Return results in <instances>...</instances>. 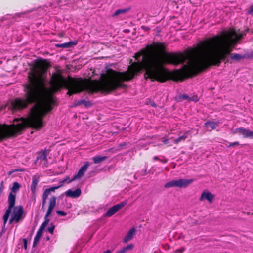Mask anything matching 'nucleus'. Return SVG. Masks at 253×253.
I'll use <instances>...</instances> for the list:
<instances>
[{
  "instance_id": "7ed1b4c3",
  "label": "nucleus",
  "mask_w": 253,
  "mask_h": 253,
  "mask_svg": "<svg viewBox=\"0 0 253 253\" xmlns=\"http://www.w3.org/2000/svg\"><path fill=\"white\" fill-rule=\"evenodd\" d=\"M245 35L238 34L235 30H231L202 42L188 52L187 58L190 56H193L192 58L188 65L177 71L175 76L178 79L184 80L196 76L211 66H219L222 60L230 55L238 41Z\"/></svg>"
},
{
  "instance_id": "c03bdc74",
  "label": "nucleus",
  "mask_w": 253,
  "mask_h": 253,
  "mask_svg": "<svg viewBox=\"0 0 253 253\" xmlns=\"http://www.w3.org/2000/svg\"><path fill=\"white\" fill-rule=\"evenodd\" d=\"M0 185H1V187H3V181H2V182H1V184H0Z\"/></svg>"
},
{
  "instance_id": "4468645a",
  "label": "nucleus",
  "mask_w": 253,
  "mask_h": 253,
  "mask_svg": "<svg viewBox=\"0 0 253 253\" xmlns=\"http://www.w3.org/2000/svg\"><path fill=\"white\" fill-rule=\"evenodd\" d=\"M65 194L67 197L75 198L81 195V190L80 188H77L74 191L69 189L65 192Z\"/></svg>"
},
{
  "instance_id": "f8f14e48",
  "label": "nucleus",
  "mask_w": 253,
  "mask_h": 253,
  "mask_svg": "<svg viewBox=\"0 0 253 253\" xmlns=\"http://www.w3.org/2000/svg\"><path fill=\"white\" fill-rule=\"evenodd\" d=\"M90 165L89 162H86L84 166H83L79 170L78 173L75 174L73 178L68 182V183H70L75 180L80 179L81 177H82L84 174L85 171L87 170L88 167Z\"/></svg>"
},
{
  "instance_id": "0eeeda50",
  "label": "nucleus",
  "mask_w": 253,
  "mask_h": 253,
  "mask_svg": "<svg viewBox=\"0 0 253 253\" xmlns=\"http://www.w3.org/2000/svg\"><path fill=\"white\" fill-rule=\"evenodd\" d=\"M193 179H179L173 180L166 183L164 187L169 188L171 187L183 188L186 187L193 182Z\"/></svg>"
},
{
  "instance_id": "1a4fd4ad",
  "label": "nucleus",
  "mask_w": 253,
  "mask_h": 253,
  "mask_svg": "<svg viewBox=\"0 0 253 253\" xmlns=\"http://www.w3.org/2000/svg\"><path fill=\"white\" fill-rule=\"evenodd\" d=\"M127 204V201H123L118 204H117L110 209L106 211L105 216L108 217H111L115 214L119 210L123 208Z\"/></svg>"
},
{
  "instance_id": "2eb2a0df",
  "label": "nucleus",
  "mask_w": 253,
  "mask_h": 253,
  "mask_svg": "<svg viewBox=\"0 0 253 253\" xmlns=\"http://www.w3.org/2000/svg\"><path fill=\"white\" fill-rule=\"evenodd\" d=\"M135 231L136 230L134 228H131L124 237L123 242L124 243H127L128 241L131 240L135 234Z\"/></svg>"
},
{
  "instance_id": "9d476101",
  "label": "nucleus",
  "mask_w": 253,
  "mask_h": 253,
  "mask_svg": "<svg viewBox=\"0 0 253 253\" xmlns=\"http://www.w3.org/2000/svg\"><path fill=\"white\" fill-rule=\"evenodd\" d=\"M13 213L12 215L15 220V222L18 223L23 218L22 216L24 212L23 208L22 206H14L12 208Z\"/></svg>"
},
{
  "instance_id": "f704fd0d",
  "label": "nucleus",
  "mask_w": 253,
  "mask_h": 253,
  "mask_svg": "<svg viewBox=\"0 0 253 253\" xmlns=\"http://www.w3.org/2000/svg\"><path fill=\"white\" fill-rule=\"evenodd\" d=\"M248 13L249 14L253 15V4L250 7Z\"/></svg>"
},
{
  "instance_id": "aec40b11",
  "label": "nucleus",
  "mask_w": 253,
  "mask_h": 253,
  "mask_svg": "<svg viewBox=\"0 0 253 253\" xmlns=\"http://www.w3.org/2000/svg\"><path fill=\"white\" fill-rule=\"evenodd\" d=\"M230 59L236 61H239L245 58V55H242L238 53H232L230 54Z\"/></svg>"
},
{
  "instance_id": "a211bd4d",
  "label": "nucleus",
  "mask_w": 253,
  "mask_h": 253,
  "mask_svg": "<svg viewBox=\"0 0 253 253\" xmlns=\"http://www.w3.org/2000/svg\"><path fill=\"white\" fill-rule=\"evenodd\" d=\"M217 125V123L210 121L207 122L205 123V126L206 127L207 129L210 131L215 129Z\"/></svg>"
},
{
  "instance_id": "9b49d317",
  "label": "nucleus",
  "mask_w": 253,
  "mask_h": 253,
  "mask_svg": "<svg viewBox=\"0 0 253 253\" xmlns=\"http://www.w3.org/2000/svg\"><path fill=\"white\" fill-rule=\"evenodd\" d=\"M233 133H238L239 135H243L244 138H253V131L243 127L236 128Z\"/></svg>"
},
{
  "instance_id": "423d86ee",
  "label": "nucleus",
  "mask_w": 253,
  "mask_h": 253,
  "mask_svg": "<svg viewBox=\"0 0 253 253\" xmlns=\"http://www.w3.org/2000/svg\"><path fill=\"white\" fill-rule=\"evenodd\" d=\"M20 187L21 185L19 183L14 182L13 183L12 187L10 189L11 192L9 193L8 197V207L6 210L5 214L3 216V224L4 226L8 221L12 208L15 204L16 195L13 193H16L19 190Z\"/></svg>"
},
{
  "instance_id": "5701e85b",
  "label": "nucleus",
  "mask_w": 253,
  "mask_h": 253,
  "mask_svg": "<svg viewBox=\"0 0 253 253\" xmlns=\"http://www.w3.org/2000/svg\"><path fill=\"white\" fill-rule=\"evenodd\" d=\"M39 182V180L37 178H34L33 179L31 185V190L33 193H35L36 187Z\"/></svg>"
},
{
  "instance_id": "2f4dec72",
  "label": "nucleus",
  "mask_w": 253,
  "mask_h": 253,
  "mask_svg": "<svg viewBox=\"0 0 253 253\" xmlns=\"http://www.w3.org/2000/svg\"><path fill=\"white\" fill-rule=\"evenodd\" d=\"M23 242L24 248L25 250H26L27 249V244H28L27 240L25 238L23 239Z\"/></svg>"
},
{
  "instance_id": "c756f323",
  "label": "nucleus",
  "mask_w": 253,
  "mask_h": 253,
  "mask_svg": "<svg viewBox=\"0 0 253 253\" xmlns=\"http://www.w3.org/2000/svg\"><path fill=\"white\" fill-rule=\"evenodd\" d=\"M56 213L58 215L63 216L66 215V214H67L66 212H65L64 211H57Z\"/></svg>"
},
{
  "instance_id": "c85d7f7f",
  "label": "nucleus",
  "mask_w": 253,
  "mask_h": 253,
  "mask_svg": "<svg viewBox=\"0 0 253 253\" xmlns=\"http://www.w3.org/2000/svg\"><path fill=\"white\" fill-rule=\"evenodd\" d=\"M239 145V142L236 141V142H234L230 143L229 144V145L228 146H227V147L228 148H230L231 147H233L234 146H237V145Z\"/></svg>"
},
{
  "instance_id": "c9c22d12",
  "label": "nucleus",
  "mask_w": 253,
  "mask_h": 253,
  "mask_svg": "<svg viewBox=\"0 0 253 253\" xmlns=\"http://www.w3.org/2000/svg\"><path fill=\"white\" fill-rule=\"evenodd\" d=\"M69 176H66V177L64 178V180H63L62 181H60V183L61 184H62V183H64V182H66V181H67L68 180H69ZM61 185H62V184H61Z\"/></svg>"
},
{
  "instance_id": "412c9836",
  "label": "nucleus",
  "mask_w": 253,
  "mask_h": 253,
  "mask_svg": "<svg viewBox=\"0 0 253 253\" xmlns=\"http://www.w3.org/2000/svg\"><path fill=\"white\" fill-rule=\"evenodd\" d=\"M108 158L107 156H101L99 155H97L92 158V160L93 162L95 164H99L103 161L106 160Z\"/></svg>"
},
{
  "instance_id": "a18cd8bd",
  "label": "nucleus",
  "mask_w": 253,
  "mask_h": 253,
  "mask_svg": "<svg viewBox=\"0 0 253 253\" xmlns=\"http://www.w3.org/2000/svg\"><path fill=\"white\" fill-rule=\"evenodd\" d=\"M2 189V187H0V192L1 191Z\"/></svg>"
},
{
  "instance_id": "20e7f679",
  "label": "nucleus",
  "mask_w": 253,
  "mask_h": 253,
  "mask_svg": "<svg viewBox=\"0 0 253 253\" xmlns=\"http://www.w3.org/2000/svg\"><path fill=\"white\" fill-rule=\"evenodd\" d=\"M106 79L104 74L101 75L100 80L72 78L69 76L65 78L60 71H58L52 73L50 84L51 90L54 92L63 88L67 89V94L69 96L84 90H87L91 94L101 92L108 94L114 91Z\"/></svg>"
},
{
  "instance_id": "37998d69",
  "label": "nucleus",
  "mask_w": 253,
  "mask_h": 253,
  "mask_svg": "<svg viewBox=\"0 0 253 253\" xmlns=\"http://www.w3.org/2000/svg\"><path fill=\"white\" fill-rule=\"evenodd\" d=\"M151 105L152 106H156V105H155V104L154 102H153Z\"/></svg>"
},
{
  "instance_id": "f257e3e1",
  "label": "nucleus",
  "mask_w": 253,
  "mask_h": 253,
  "mask_svg": "<svg viewBox=\"0 0 253 253\" xmlns=\"http://www.w3.org/2000/svg\"><path fill=\"white\" fill-rule=\"evenodd\" d=\"M50 66L46 59L40 58L35 60L33 68L28 72L27 82L23 85L24 98H16L11 102L12 109L21 110L27 108L33 103L35 105L30 109L29 117L16 125L0 124V141L15 137L24 128L25 125L37 130L43 126V118L52 110V105L56 101L52 95H43L47 89L45 77Z\"/></svg>"
},
{
  "instance_id": "ddd939ff",
  "label": "nucleus",
  "mask_w": 253,
  "mask_h": 253,
  "mask_svg": "<svg viewBox=\"0 0 253 253\" xmlns=\"http://www.w3.org/2000/svg\"><path fill=\"white\" fill-rule=\"evenodd\" d=\"M214 198V195L213 194L208 190H205L201 194L199 200L202 201L204 200H207L209 203H211L212 202Z\"/></svg>"
},
{
  "instance_id": "72a5a7b5",
  "label": "nucleus",
  "mask_w": 253,
  "mask_h": 253,
  "mask_svg": "<svg viewBox=\"0 0 253 253\" xmlns=\"http://www.w3.org/2000/svg\"><path fill=\"white\" fill-rule=\"evenodd\" d=\"M141 29L143 30L145 32H148L150 30V28L147 27V26H144V25H142L141 26Z\"/></svg>"
},
{
  "instance_id": "b1692460",
  "label": "nucleus",
  "mask_w": 253,
  "mask_h": 253,
  "mask_svg": "<svg viewBox=\"0 0 253 253\" xmlns=\"http://www.w3.org/2000/svg\"><path fill=\"white\" fill-rule=\"evenodd\" d=\"M78 105H80L84 104L85 107H89L92 106V103L90 101H85L84 100H81L78 101Z\"/></svg>"
},
{
  "instance_id": "4c0bfd02",
  "label": "nucleus",
  "mask_w": 253,
  "mask_h": 253,
  "mask_svg": "<svg viewBox=\"0 0 253 253\" xmlns=\"http://www.w3.org/2000/svg\"><path fill=\"white\" fill-rule=\"evenodd\" d=\"M160 161H161V162H163V163H167V162H168V160H167V159H164V160H160Z\"/></svg>"
},
{
  "instance_id": "a19ab883",
  "label": "nucleus",
  "mask_w": 253,
  "mask_h": 253,
  "mask_svg": "<svg viewBox=\"0 0 253 253\" xmlns=\"http://www.w3.org/2000/svg\"><path fill=\"white\" fill-rule=\"evenodd\" d=\"M103 253H111V252L110 250H108L105 251Z\"/></svg>"
},
{
  "instance_id": "6ab92c4d",
  "label": "nucleus",
  "mask_w": 253,
  "mask_h": 253,
  "mask_svg": "<svg viewBox=\"0 0 253 253\" xmlns=\"http://www.w3.org/2000/svg\"><path fill=\"white\" fill-rule=\"evenodd\" d=\"M133 248V244H129L126 247H123L121 250L117 251L116 253H126L127 252L132 250Z\"/></svg>"
},
{
  "instance_id": "6e6552de",
  "label": "nucleus",
  "mask_w": 253,
  "mask_h": 253,
  "mask_svg": "<svg viewBox=\"0 0 253 253\" xmlns=\"http://www.w3.org/2000/svg\"><path fill=\"white\" fill-rule=\"evenodd\" d=\"M62 187V185H59L58 186H53L48 188H46L42 195V208H44L48 196L51 194L52 192H55V190L58 189L60 187Z\"/></svg>"
},
{
  "instance_id": "58836bf2",
  "label": "nucleus",
  "mask_w": 253,
  "mask_h": 253,
  "mask_svg": "<svg viewBox=\"0 0 253 253\" xmlns=\"http://www.w3.org/2000/svg\"><path fill=\"white\" fill-rule=\"evenodd\" d=\"M153 159H154V160H159V161L160 160L159 159L158 157V156H154V157H153Z\"/></svg>"
},
{
  "instance_id": "473e14b6",
  "label": "nucleus",
  "mask_w": 253,
  "mask_h": 253,
  "mask_svg": "<svg viewBox=\"0 0 253 253\" xmlns=\"http://www.w3.org/2000/svg\"><path fill=\"white\" fill-rule=\"evenodd\" d=\"M23 170L21 169H15L13 170L10 171L8 172V174L9 175H11L14 172H17V171H23Z\"/></svg>"
},
{
  "instance_id": "7c9ffc66",
  "label": "nucleus",
  "mask_w": 253,
  "mask_h": 253,
  "mask_svg": "<svg viewBox=\"0 0 253 253\" xmlns=\"http://www.w3.org/2000/svg\"><path fill=\"white\" fill-rule=\"evenodd\" d=\"M127 143L126 142L121 143L119 144L118 147L119 149H123L124 147L126 146Z\"/></svg>"
},
{
  "instance_id": "79ce46f5",
  "label": "nucleus",
  "mask_w": 253,
  "mask_h": 253,
  "mask_svg": "<svg viewBox=\"0 0 253 253\" xmlns=\"http://www.w3.org/2000/svg\"><path fill=\"white\" fill-rule=\"evenodd\" d=\"M18 121H19V119H17V118H16V119H14V120H13V122H18Z\"/></svg>"
},
{
  "instance_id": "f3484780",
  "label": "nucleus",
  "mask_w": 253,
  "mask_h": 253,
  "mask_svg": "<svg viewBox=\"0 0 253 253\" xmlns=\"http://www.w3.org/2000/svg\"><path fill=\"white\" fill-rule=\"evenodd\" d=\"M40 160L41 161L47 160V153L46 150H41L38 153V155L37 157L36 161Z\"/></svg>"
},
{
  "instance_id": "bb28decb",
  "label": "nucleus",
  "mask_w": 253,
  "mask_h": 253,
  "mask_svg": "<svg viewBox=\"0 0 253 253\" xmlns=\"http://www.w3.org/2000/svg\"><path fill=\"white\" fill-rule=\"evenodd\" d=\"M55 227V225H53L52 223H51L50 225V226L49 227H48L47 230L48 231V232L50 233L53 234Z\"/></svg>"
},
{
  "instance_id": "49530a36",
  "label": "nucleus",
  "mask_w": 253,
  "mask_h": 253,
  "mask_svg": "<svg viewBox=\"0 0 253 253\" xmlns=\"http://www.w3.org/2000/svg\"><path fill=\"white\" fill-rule=\"evenodd\" d=\"M47 240H49V238L48 237H47Z\"/></svg>"
},
{
  "instance_id": "e433bc0d",
  "label": "nucleus",
  "mask_w": 253,
  "mask_h": 253,
  "mask_svg": "<svg viewBox=\"0 0 253 253\" xmlns=\"http://www.w3.org/2000/svg\"><path fill=\"white\" fill-rule=\"evenodd\" d=\"M14 222H15V220L13 217H11L9 221V224H11Z\"/></svg>"
},
{
  "instance_id": "393cba45",
  "label": "nucleus",
  "mask_w": 253,
  "mask_h": 253,
  "mask_svg": "<svg viewBox=\"0 0 253 253\" xmlns=\"http://www.w3.org/2000/svg\"><path fill=\"white\" fill-rule=\"evenodd\" d=\"M128 10L126 9H117L113 14V16L119 15L120 14H124L127 12Z\"/></svg>"
},
{
  "instance_id": "39448f33",
  "label": "nucleus",
  "mask_w": 253,
  "mask_h": 253,
  "mask_svg": "<svg viewBox=\"0 0 253 253\" xmlns=\"http://www.w3.org/2000/svg\"><path fill=\"white\" fill-rule=\"evenodd\" d=\"M56 199H57V198L55 196H52L49 198V206H48V208L46 213L44 216V221L41 225L39 229H38V231L37 232L36 235L34 238L33 243V247L36 246L38 243L39 242L40 239L42 235L43 231L44 230L45 228L48 224V223L50 221V220L48 218V217L51 214L53 209L54 208V207L56 206Z\"/></svg>"
},
{
  "instance_id": "f03ea898",
  "label": "nucleus",
  "mask_w": 253,
  "mask_h": 253,
  "mask_svg": "<svg viewBox=\"0 0 253 253\" xmlns=\"http://www.w3.org/2000/svg\"><path fill=\"white\" fill-rule=\"evenodd\" d=\"M142 55L141 61L134 62L128 66L125 72H118L112 69L107 70L104 74L114 91L120 88H125L127 85L124 82L130 81L143 69L145 70L144 76L146 80L163 83L172 77L175 81H183L178 79L174 75L179 70L171 73L163 67V64L177 65L183 63L187 59L186 55L181 53L167 52L164 43L157 42L148 45L146 48L136 53L134 58L138 60Z\"/></svg>"
},
{
  "instance_id": "dca6fc26",
  "label": "nucleus",
  "mask_w": 253,
  "mask_h": 253,
  "mask_svg": "<svg viewBox=\"0 0 253 253\" xmlns=\"http://www.w3.org/2000/svg\"><path fill=\"white\" fill-rule=\"evenodd\" d=\"M77 44V42H68L61 44H56L55 46L56 47H60L63 48H67L75 45Z\"/></svg>"
},
{
  "instance_id": "cd10ccee",
  "label": "nucleus",
  "mask_w": 253,
  "mask_h": 253,
  "mask_svg": "<svg viewBox=\"0 0 253 253\" xmlns=\"http://www.w3.org/2000/svg\"><path fill=\"white\" fill-rule=\"evenodd\" d=\"M195 101L198 102L199 101V98L197 95H193L191 97H190L189 101Z\"/></svg>"
},
{
  "instance_id": "ea45409f",
  "label": "nucleus",
  "mask_w": 253,
  "mask_h": 253,
  "mask_svg": "<svg viewBox=\"0 0 253 253\" xmlns=\"http://www.w3.org/2000/svg\"><path fill=\"white\" fill-rule=\"evenodd\" d=\"M222 61H224V62H225V63H227V62H229V60H228V59L227 58V57H226V59H225V60H222Z\"/></svg>"
},
{
  "instance_id": "a878e982",
  "label": "nucleus",
  "mask_w": 253,
  "mask_h": 253,
  "mask_svg": "<svg viewBox=\"0 0 253 253\" xmlns=\"http://www.w3.org/2000/svg\"><path fill=\"white\" fill-rule=\"evenodd\" d=\"M178 99H179V101L182 100H187L188 101H189L190 97L186 94H183L180 95L179 96Z\"/></svg>"
},
{
  "instance_id": "4be33fe9",
  "label": "nucleus",
  "mask_w": 253,
  "mask_h": 253,
  "mask_svg": "<svg viewBox=\"0 0 253 253\" xmlns=\"http://www.w3.org/2000/svg\"><path fill=\"white\" fill-rule=\"evenodd\" d=\"M189 134V131L185 132L183 135L179 136L174 140V142L176 144H178L181 141H184L185 139L188 137V134Z\"/></svg>"
}]
</instances>
